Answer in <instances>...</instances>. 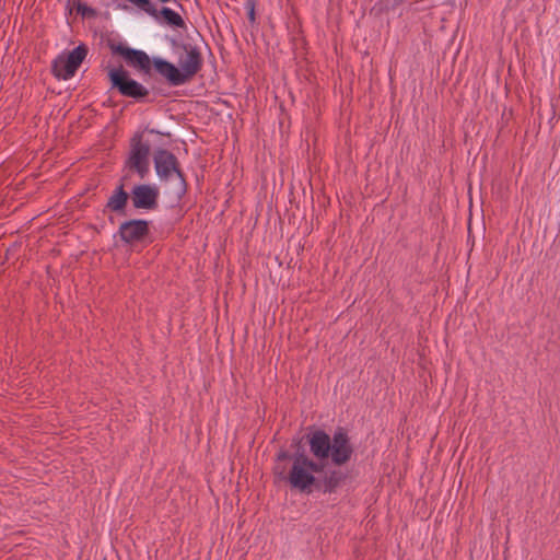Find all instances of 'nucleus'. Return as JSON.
Returning <instances> with one entry per match:
<instances>
[{
  "label": "nucleus",
  "instance_id": "1",
  "mask_svg": "<svg viewBox=\"0 0 560 560\" xmlns=\"http://www.w3.org/2000/svg\"><path fill=\"white\" fill-rule=\"evenodd\" d=\"M306 438L313 458L305 453L293 454L287 481L300 492L311 493L314 487L324 493H335L348 478V474L341 467L347 465L355 453L351 438L341 427H338L332 435L317 429Z\"/></svg>",
  "mask_w": 560,
  "mask_h": 560
},
{
  "label": "nucleus",
  "instance_id": "2",
  "mask_svg": "<svg viewBox=\"0 0 560 560\" xmlns=\"http://www.w3.org/2000/svg\"><path fill=\"white\" fill-rule=\"evenodd\" d=\"M150 144L142 140V133H136L130 140L129 155L125 168L136 172L140 179H144L150 172Z\"/></svg>",
  "mask_w": 560,
  "mask_h": 560
},
{
  "label": "nucleus",
  "instance_id": "3",
  "mask_svg": "<svg viewBox=\"0 0 560 560\" xmlns=\"http://www.w3.org/2000/svg\"><path fill=\"white\" fill-rule=\"evenodd\" d=\"M108 78L112 88L116 89L122 96L139 101L149 95V90L138 81L131 79L129 73L121 66L119 68H112L108 71Z\"/></svg>",
  "mask_w": 560,
  "mask_h": 560
},
{
  "label": "nucleus",
  "instance_id": "4",
  "mask_svg": "<svg viewBox=\"0 0 560 560\" xmlns=\"http://www.w3.org/2000/svg\"><path fill=\"white\" fill-rule=\"evenodd\" d=\"M88 55L84 44L77 46L67 56L60 55L52 62V73L59 80L72 78Z\"/></svg>",
  "mask_w": 560,
  "mask_h": 560
},
{
  "label": "nucleus",
  "instance_id": "5",
  "mask_svg": "<svg viewBox=\"0 0 560 560\" xmlns=\"http://www.w3.org/2000/svg\"><path fill=\"white\" fill-rule=\"evenodd\" d=\"M153 160L158 176L162 180H167L175 174L179 182V192L184 194L186 182L183 172L179 170L177 158L168 150L159 149L155 151Z\"/></svg>",
  "mask_w": 560,
  "mask_h": 560
},
{
  "label": "nucleus",
  "instance_id": "6",
  "mask_svg": "<svg viewBox=\"0 0 560 560\" xmlns=\"http://www.w3.org/2000/svg\"><path fill=\"white\" fill-rule=\"evenodd\" d=\"M149 233V221L143 219L127 220L120 223L117 232L120 240L128 245L141 243Z\"/></svg>",
  "mask_w": 560,
  "mask_h": 560
},
{
  "label": "nucleus",
  "instance_id": "7",
  "mask_svg": "<svg viewBox=\"0 0 560 560\" xmlns=\"http://www.w3.org/2000/svg\"><path fill=\"white\" fill-rule=\"evenodd\" d=\"M113 51L124 57L127 65L143 74H151L153 59L143 50H138L122 44L113 47Z\"/></svg>",
  "mask_w": 560,
  "mask_h": 560
},
{
  "label": "nucleus",
  "instance_id": "8",
  "mask_svg": "<svg viewBox=\"0 0 560 560\" xmlns=\"http://www.w3.org/2000/svg\"><path fill=\"white\" fill-rule=\"evenodd\" d=\"M159 188L154 185L139 184L130 192L135 209L155 210L159 206Z\"/></svg>",
  "mask_w": 560,
  "mask_h": 560
},
{
  "label": "nucleus",
  "instance_id": "9",
  "mask_svg": "<svg viewBox=\"0 0 560 560\" xmlns=\"http://www.w3.org/2000/svg\"><path fill=\"white\" fill-rule=\"evenodd\" d=\"M185 56L179 58L178 65L187 82H189L202 68L203 60L199 49L190 44H184Z\"/></svg>",
  "mask_w": 560,
  "mask_h": 560
},
{
  "label": "nucleus",
  "instance_id": "10",
  "mask_svg": "<svg viewBox=\"0 0 560 560\" xmlns=\"http://www.w3.org/2000/svg\"><path fill=\"white\" fill-rule=\"evenodd\" d=\"M153 67L172 86H179L187 83L180 69L167 60L155 57L153 58Z\"/></svg>",
  "mask_w": 560,
  "mask_h": 560
},
{
  "label": "nucleus",
  "instance_id": "11",
  "mask_svg": "<svg viewBox=\"0 0 560 560\" xmlns=\"http://www.w3.org/2000/svg\"><path fill=\"white\" fill-rule=\"evenodd\" d=\"M128 174L120 178L119 185L115 188L113 194L108 197L105 209L109 212H114L120 215L126 214V208L130 195L125 190L126 180Z\"/></svg>",
  "mask_w": 560,
  "mask_h": 560
},
{
  "label": "nucleus",
  "instance_id": "12",
  "mask_svg": "<svg viewBox=\"0 0 560 560\" xmlns=\"http://www.w3.org/2000/svg\"><path fill=\"white\" fill-rule=\"evenodd\" d=\"M160 14L163 16L164 21L168 25H172L175 27H180V28L185 27L184 19L177 12L173 11L172 9L164 7L161 9Z\"/></svg>",
  "mask_w": 560,
  "mask_h": 560
},
{
  "label": "nucleus",
  "instance_id": "13",
  "mask_svg": "<svg viewBox=\"0 0 560 560\" xmlns=\"http://www.w3.org/2000/svg\"><path fill=\"white\" fill-rule=\"evenodd\" d=\"M77 13L81 14L82 16H92L95 14L94 9L86 5L85 3H82L81 1H77L73 4Z\"/></svg>",
  "mask_w": 560,
  "mask_h": 560
},
{
  "label": "nucleus",
  "instance_id": "14",
  "mask_svg": "<svg viewBox=\"0 0 560 560\" xmlns=\"http://www.w3.org/2000/svg\"><path fill=\"white\" fill-rule=\"evenodd\" d=\"M273 471L279 479L287 481V476L289 471H287V467L284 465H281L280 462H278L275 465Z\"/></svg>",
  "mask_w": 560,
  "mask_h": 560
},
{
  "label": "nucleus",
  "instance_id": "15",
  "mask_svg": "<svg viewBox=\"0 0 560 560\" xmlns=\"http://www.w3.org/2000/svg\"><path fill=\"white\" fill-rule=\"evenodd\" d=\"M245 8L247 10L248 20L250 23H255V1L247 0L245 3Z\"/></svg>",
  "mask_w": 560,
  "mask_h": 560
},
{
  "label": "nucleus",
  "instance_id": "16",
  "mask_svg": "<svg viewBox=\"0 0 560 560\" xmlns=\"http://www.w3.org/2000/svg\"><path fill=\"white\" fill-rule=\"evenodd\" d=\"M292 456L293 455H290L289 452L287 451H281L278 453L277 455V462H284V460H288V459H291L292 460Z\"/></svg>",
  "mask_w": 560,
  "mask_h": 560
},
{
  "label": "nucleus",
  "instance_id": "17",
  "mask_svg": "<svg viewBox=\"0 0 560 560\" xmlns=\"http://www.w3.org/2000/svg\"><path fill=\"white\" fill-rule=\"evenodd\" d=\"M161 2H170L171 0H160Z\"/></svg>",
  "mask_w": 560,
  "mask_h": 560
}]
</instances>
